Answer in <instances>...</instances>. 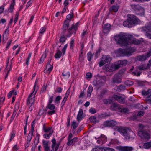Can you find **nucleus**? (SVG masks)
<instances>
[{"mask_svg": "<svg viewBox=\"0 0 151 151\" xmlns=\"http://www.w3.org/2000/svg\"><path fill=\"white\" fill-rule=\"evenodd\" d=\"M111 67L112 68V70H115L117 69H118L121 67L118 63V62H117V63L115 64L114 65H113Z\"/></svg>", "mask_w": 151, "mask_h": 151, "instance_id": "28", "label": "nucleus"}, {"mask_svg": "<svg viewBox=\"0 0 151 151\" xmlns=\"http://www.w3.org/2000/svg\"><path fill=\"white\" fill-rule=\"evenodd\" d=\"M52 145H53V146H55V145H56V141L55 139H53L52 140Z\"/></svg>", "mask_w": 151, "mask_h": 151, "instance_id": "63", "label": "nucleus"}, {"mask_svg": "<svg viewBox=\"0 0 151 151\" xmlns=\"http://www.w3.org/2000/svg\"><path fill=\"white\" fill-rule=\"evenodd\" d=\"M150 67L149 64L147 63L146 65H143L136 67V70L135 72H134L133 73L134 75L137 76H139L141 73L140 71H138V70H143L144 69L149 68Z\"/></svg>", "mask_w": 151, "mask_h": 151, "instance_id": "4", "label": "nucleus"}, {"mask_svg": "<svg viewBox=\"0 0 151 151\" xmlns=\"http://www.w3.org/2000/svg\"><path fill=\"white\" fill-rule=\"evenodd\" d=\"M144 113L145 112L144 111H140L138 112L137 116L139 117L142 116L144 115Z\"/></svg>", "mask_w": 151, "mask_h": 151, "instance_id": "52", "label": "nucleus"}, {"mask_svg": "<svg viewBox=\"0 0 151 151\" xmlns=\"http://www.w3.org/2000/svg\"><path fill=\"white\" fill-rule=\"evenodd\" d=\"M47 87V85H46L45 86V85H43L41 91V92H44L46 90V88Z\"/></svg>", "mask_w": 151, "mask_h": 151, "instance_id": "57", "label": "nucleus"}, {"mask_svg": "<svg viewBox=\"0 0 151 151\" xmlns=\"http://www.w3.org/2000/svg\"><path fill=\"white\" fill-rule=\"evenodd\" d=\"M89 120L91 122L93 123H96L98 122V121H97L96 117L95 116H92L90 117Z\"/></svg>", "mask_w": 151, "mask_h": 151, "instance_id": "38", "label": "nucleus"}, {"mask_svg": "<svg viewBox=\"0 0 151 151\" xmlns=\"http://www.w3.org/2000/svg\"><path fill=\"white\" fill-rule=\"evenodd\" d=\"M32 55V54L30 53L29 54L28 57L26 60V65H28L29 64V61L30 60V58Z\"/></svg>", "mask_w": 151, "mask_h": 151, "instance_id": "49", "label": "nucleus"}, {"mask_svg": "<svg viewBox=\"0 0 151 151\" xmlns=\"http://www.w3.org/2000/svg\"><path fill=\"white\" fill-rule=\"evenodd\" d=\"M142 30L144 32H151V24H150L147 26L142 27Z\"/></svg>", "mask_w": 151, "mask_h": 151, "instance_id": "21", "label": "nucleus"}, {"mask_svg": "<svg viewBox=\"0 0 151 151\" xmlns=\"http://www.w3.org/2000/svg\"><path fill=\"white\" fill-rule=\"evenodd\" d=\"M15 4L13 3H12L9 7L10 12H13L14 9V7Z\"/></svg>", "mask_w": 151, "mask_h": 151, "instance_id": "48", "label": "nucleus"}, {"mask_svg": "<svg viewBox=\"0 0 151 151\" xmlns=\"http://www.w3.org/2000/svg\"><path fill=\"white\" fill-rule=\"evenodd\" d=\"M103 102L105 104H111L112 102V100L110 99H104L103 100Z\"/></svg>", "mask_w": 151, "mask_h": 151, "instance_id": "40", "label": "nucleus"}, {"mask_svg": "<svg viewBox=\"0 0 151 151\" xmlns=\"http://www.w3.org/2000/svg\"><path fill=\"white\" fill-rule=\"evenodd\" d=\"M63 76H67L69 77L70 75V73L67 72H63L62 73Z\"/></svg>", "mask_w": 151, "mask_h": 151, "instance_id": "47", "label": "nucleus"}, {"mask_svg": "<svg viewBox=\"0 0 151 151\" xmlns=\"http://www.w3.org/2000/svg\"><path fill=\"white\" fill-rule=\"evenodd\" d=\"M102 59L105 62L108 64L109 63L111 60V58L109 55H107L103 56L102 57Z\"/></svg>", "mask_w": 151, "mask_h": 151, "instance_id": "18", "label": "nucleus"}, {"mask_svg": "<svg viewBox=\"0 0 151 151\" xmlns=\"http://www.w3.org/2000/svg\"><path fill=\"white\" fill-rule=\"evenodd\" d=\"M93 90V87L91 86V85H90L89 86V87L88 89L87 92V97H90L91 93L92 91Z\"/></svg>", "mask_w": 151, "mask_h": 151, "instance_id": "25", "label": "nucleus"}, {"mask_svg": "<svg viewBox=\"0 0 151 151\" xmlns=\"http://www.w3.org/2000/svg\"><path fill=\"white\" fill-rule=\"evenodd\" d=\"M78 23H76L75 25L73 24L72 27L68 29L69 32V35H68L67 36L69 37L70 35L72 34V31H73L74 32V34H76V32L77 28L78 26Z\"/></svg>", "mask_w": 151, "mask_h": 151, "instance_id": "12", "label": "nucleus"}, {"mask_svg": "<svg viewBox=\"0 0 151 151\" xmlns=\"http://www.w3.org/2000/svg\"><path fill=\"white\" fill-rule=\"evenodd\" d=\"M32 2H31V0H30L27 4L26 6V8H28L31 5Z\"/></svg>", "mask_w": 151, "mask_h": 151, "instance_id": "62", "label": "nucleus"}, {"mask_svg": "<svg viewBox=\"0 0 151 151\" xmlns=\"http://www.w3.org/2000/svg\"><path fill=\"white\" fill-rule=\"evenodd\" d=\"M73 17V13H72V14H70L68 15L66 17L67 20H69L68 22H70L71 19Z\"/></svg>", "mask_w": 151, "mask_h": 151, "instance_id": "42", "label": "nucleus"}, {"mask_svg": "<svg viewBox=\"0 0 151 151\" xmlns=\"http://www.w3.org/2000/svg\"><path fill=\"white\" fill-rule=\"evenodd\" d=\"M92 74L90 73H88L86 74V78H90L92 77Z\"/></svg>", "mask_w": 151, "mask_h": 151, "instance_id": "53", "label": "nucleus"}, {"mask_svg": "<svg viewBox=\"0 0 151 151\" xmlns=\"http://www.w3.org/2000/svg\"><path fill=\"white\" fill-rule=\"evenodd\" d=\"M48 108L51 110H53L55 108V106L52 104H48L47 105Z\"/></svg>", "mask_w": 151, "mask_h": 151, "instance_id": "45", "label": "nucleus"}, {"mask_svg": "<svg viewBox=\"0 0 151 151\" xmlns=\"http://www.w3.org/2000/svg\"><path fill=\"white\" fill-rule=\"evenodd\" d=\"M150 90H151L150 89H149L147 91L143 90L142 91V94L145 96H146L147 95H149L150 93H151Z\"/></svg>", "mask_w": 151, "mask_h": 151, "instance_id": "35", "label": "nucleus"}, {"mask_svg": "<svg viewBox=\"0 0 151 151\" xmlns=\"http://www.w3.org/2000/svg\"><path fill=\"white\" fill-rule=\"evenodd\" d=\"M46 29V28L45 27H43L42 28L40 31V33L41 34H43V32L45 31Z\"/></svg>", "mask_w": 151, "mask_h": 151, "instance_id": "55", "label": "nucleus"}, {"mask_svg": "<svg viewBox=\"0 0 151 151\" xmlns=\"http://www.w3.org/2000/svg\"><path fill=\"white\" fill-rule=\"evenodd\" d=\"M53 68V65H49L48 64H47L46 69L44 70V72L45 73H48L49 74L50 71L52 70Z\"/></svg>", "mask_w": 151, "mask_h": 151, "instance_id": "16", "label": "nucleus"}, {"mask_svg": "<svg viewBox=\"0 0 151 151\" xmlns=\"http://www.w3.org/2000/svg\"><path fill=\"white\" fill-rule=\"evenodd\" d=\"M59 145L60 143H58L56 144V145H55V146H54L55 151H57L58 149L59 148Z\"/></svg>", "mask_w": 151, "mask_h": 151, "instance_id": "56", "label": "nucleus"}, {"mask_svg": "<svg viewBox=\"0 0 151 151\" xmlns=\"http://www.w3.org/2000/svg\"><path fill=\"white\" fill-rule=\"evenodd\" d=\"M103 151H115V150L113 149L110 148H107L106 149L103 148Z\"/></svg>", "mask_w": 151, "mask_h": 151, "instance_id": "50", "label": "nucleus"}, {"mask_svg": "<svg viewBox=\"0 0 151 151\" xmlns=\"http://www.w3.org/2000/svg\"><path fill=\"white\" fill-rule=\"evenodd\" d=\"M119 6L117 5L113 6L109 8V11H113L114 12H116L118 10Z\"/></svg>", "mask_w": 151, "mask_h": 151, "instance_id": "26", "label": "nucleus"}, {"mask_svg": "<svg viewBox=\"0 0 151 151\" xmlns=\"http://www.w3.org/2000/svg\"><path fill=\"white\" fill-rule=\"evenodd\" d=\"M9 27H8V28L5 30L4 33L3 34V41H4L6 39V38L7 37V34H8V32L9 31Z\"/></svg>", "mask_w": 151, "mask_h": 151, "instance_id": "31", "label": "nucleus"}, {"mask_svg": "<svg viewBox=\"0 0 151 151\" xmlns=\"http://www.w3.org/2000/svg\"><path fill=\"white\" fill-rule=\"evenodd\" d=\"M119 111L122 113H126L128 112L129 110L127 108L120 107Z\"/></svg>", "mask_w": 151, "mask_h": 151, "instance_id": "30", "label": "nucleus"}, {"mask_svg": "<svg viewBox=\"0 0 151 151\" xmlns=\"http://www.w3.org/2000/svg\"><path fill=\"white\" fill-rule=\"evenodd\" d=\"M118 53L121 55V56H126V54L125 53V49H122L121 48L119 49L118 51Z\"/></svg>", "mask_w": 151, "mask_h": 151, "instance_id": "24", "label": "nucleus"}, {"mask_svg": "<svg viewBox=\"0 0 151 151\" xmlns=\"http://www.w3.org/2000/svg\"><path fill=\"white\" fill-rule=\"evenodd\" d=\"M118 62L119 64L121 67L125 65L127 63V60H119Z\"/></svg>", "mask_w": 151, "mask_h": 151, "instance_id": "27", "label": "nucleus"}, {"mask_svg": "<svg viewBox=\"0 0 151 151\" xmlns=\"http://www.w3.org/2000/svg\"><path fill=\"white\" fill-rule=\"evenodd\" d=\"M107 92V91L106 90H103L101 92L99 96L100 99H101L103 96Z\"/></svg>", "mask_w": 151, "mask_h": 151, "instance_id": "36", "label": "nucleus"}, {"mask_svg": "<svg viewBox=\"0 0 151 151\" xmlns=\"http://www.w3.org/2000/svg\"><path fill=\"white\" fill-rule=\"evenodd\" d=\"M146 102L148 104H151V99H146Z\"/></svg>", "mask_w": 151, "mask_h": 151, "instance_id": "64", "label": "nucleus"}, {"mask_svg": "<svg viewBox=\"0 0 151 151\" xmlns=\"http://www.w3.org/2000/svg\"><path fill=\"white\" fill-rule=\"evenodd\" d=\"M105 63L104 61L103 60H101L99 63V65L101 67L103 65L105 64Z\"/></svg>", "mask_w": 151, "mask_h": 151, "instance_id": "59", "label": "nucleus"}, {"mask_svg": "<svg viewBox=\"0 0 151 151\" xmlns=\"http://www.w3.org/2000/svg\"><path fill=\"white\" fill-rule=\"evenodd\" d=\"M33 136V134L32 133H31L30 132L29 134L27 137V142L29 143L30 141H31L32 136Z\"/></svg>", "mask_w": 151, "mask_h": 151, "instance_id": "37", "label": "nucleus"}, {"mask_svg": "<svg viewBox=\"0 0 151 151\" xmlns=\"http://www.w3.org/2000/svg\"><path fill=\"white\" fill-rule=\"evenodd\" d=\"M53 130H52L51 131H50L49 134H44L43 136L44 138L46 139H48L49 137H50V136L52 135V133H53Z\"/></svg>", "mask_w": 151, "mask_h": 151, "instance_id": "33", "label": "nucleus"}, {"mask_svg": "<svg viewBox=\"0 0 151 151\" xmlns=\"http://www.w3.org/2000/svg\"><path fill=\"white\" fill-rule=\"evenodd\" d=\"M119 104L116 103H112L111 106V109L113 110L119 111Z\"/></svg>", "mask_w": 151, "mask_h": 151, "instance_id": "17", "label": "nucleus"}, {"mask_svg": "<svg viewBox=\"0 0 151 151\" xmlns=\"http://www.w3.org/2000/svg\"><path fill=\"white\" fill-rule=\"evenodd\" d=\"M131 7L134 10L137 14L139 15H144V9L139 5H131Z\"/></svg>", "mask_w": 151, "mask_h": 151, "instance_id": "3", "label": "nucleus"}, {"mask_svg": "<svg viewBox=\"0 0 151 151\" xmlns=\"http://www.w3.org/2000/svg\"><path fill=\"white\" fill-rule=\"evenodd\" d=\"M111 25L110 24H105L104 27L103 33H107L110 30Z\"/></svg>", "mask_w": 151, "mask_h": 151, "instance_id": "20", "label": "nucleus"}, {"mask_svg": "<svg viewBox=\"0 0 151 151\" xmlns=\"http://www.w3.org/2000/svg\"><path fill=\"white\" fill-rule=\"evenodd\" d=\"M103 148L101 147H98L94 148L93 149L92 151H103Z\"/></svg>", "mask_w": 151, "mask_h": 151, "instance_id": "43", "label": "nucleus"}, {"mask_svg": "<svg viewBox=\"0 0 151 151\" xmlns=\"http://www.w3.org/2000/svg\"><path fill=\"white\" fill-rule=\"evenodd\" d=\"M112 82L114 83H119L122 81V79L118 74L115 75L112 78Z\"/></svg>", "mask_w": 151, "mask_h": 151, "instance_id": "10", "label": "nucleus"}, {"mask_svg": "<svg viewBox=\"0 0 151 151\" xmlns=\"http://www.w3.org/2000/svg\"><path fill=\"white\" fill-rule=\"evenodd\" d=\"M62 54V52L60 50H58L56 53L55 57L56 58H60Z\"/></svg>", "mask_w": 151, "mask_h": 151, "instance_id": "41", "label": "nucleus"}, {"mask_svg": "<svg viewBox=\"0 0 151 151\" xmlns=\"http://www.w3.org/2000/svg\"><path fill=\"white\" fill-rule=\"evenodd\" d=\"M96 139H98L97 140V143L100 144H102L107 141L106 137L104 135H101V137H95Z\"/></svg>", "mask_w": 151, "mask_h": 151, "instance_id": "8", "label": "nucleus"}, {"mask_svg": "<svg viewBox=\"0 0 151 151\" xmlns=\"http://www.w3.org/2000/svg\"><path fill=\"white\" fill-rule=\"evenodd\" d=\"M126 56H130L136 50L135 49L131 47H129L125 48Z\"/></svg>", "mask_w": 151, "mask_h": 151, "instance_id": "9", "label": "nucleus"}, {"mask_svg": "<svg viewBox=\"0 0 151 151\" xmlns=\"http://www.w3.org/2000/svg\"><path fill=\"white\" fill-rule=\"evenodd\" d=\"M66 39V38L65 36H62L61 37L60 39V41L61 42L63 43L65 41Z\"/></svg>", "mask_w": 151, "mask_h": 151, "instance_id": "46", "label": "nucleus"}, {"mask_svg": "<svg viewBox=\"0 0 151 151\" xmlns=\"http://www.w3.org/2000/svg\"><path fill=\"white\" fill-rule=\"evenodd\" d=\"M37 89L35 91V93L33 94V92H32L31 93L29 96L28 98L27 101V104L29 105L30 106L33 103L34 101V98L36 93L37 92V89L38 88V86H37Z\"/></svg>", "mask_w": 151, "mask_h": 151, "instance_id": "7", "label": "nucleus"}, {"mask_svg": "<svg viewBox=\"0 0 151 151\" xmlns=\"http://www.w3.org/2000/svg\"><path fill=\"white\" fill-rule=\"evenodd\" d=\"M138 134L142 139L148 140L150 138L149 134L145 130H141L138 132Z\"/></svg>", "mask_w": 151, "mask_h": 151, "instance_id": "5", "label": "nucleus"}, {"mask_svg": "<svg viewBox=\"0 0 151 151\" xmlns=\"http://www.w3.org/2000/svg\"><path fill=\"white\" fill-rule=\"evenodd\" d=\"M148 32H146L145 35L149 39H151V34Z\"/></svg>", "mask_w": 151, "mask_h": 151, "instance_id": "58", "label": "nucleus"}, {"mask_svg": "<svg viewBox=\"0 0 151 151\" xmlns=\"http://www.w3.org/2000/svg\"><path fill=\"white\" fill-rule=\"evenodd\" d=\"M124 83L127 86H130L133 84V82L131 81L127 80Z\"/></svg>", "mask_w": 151, "mask_h": 151, "instance_id": "39", "label": "nucleus"}, {"mask_svg": "<svg viewBox=\"0 0 151 151\" xmlns=\"http://www.w3.org/2000/svg\"><path fill=\"white\" fill-rule=\"evenodd\" d=\"M77 139V137H74L72 139L68 140L67 144L68 145H71L73 142H75Z\"/></svg>", "mask_w": 151, "mask_h": 151, "instance_id": "34", "label": "nucleus"}, {"mask_svg": "<svg viewBox=\"0 0 151 151\" xmlns=\"http://www.w3.org/2000/svg\"><path fill=\"white\" fill-rule=\"evenodd\" d=\"M69 24V22L66 20L64 22V24L63 26V29L64 30H66L68 27Z\"/></svg>", "mask_w": 151, "mask_h": 151, "instance_id": "29", "label": "nucleus"}, {"mask_svg": "<svg viewBox=\"0 0 151 151\" xmlns=\"http://www.w3.org/2000/svg\"><path fill=\"white\" fill-rule=\"evenodd\" d=\"M52 128V127H49L48 128H46L45 129V131H44V132H47L49 131L50 132V131L52 130H51Z\"/></svg>", "mask_w": 151, "mask_h": 151, "instance_id": "61", "label": "nucleus"}, {"mask_svg": "<svg viewBox=\"0 0 151 151\" xmlns=\"http://www.w3.org/2000/svg\"><path fill=\"white\" fill-rule=\"evenodd\" d=\"M92 56L93 55H92L91 52H88L87 54V58L89 61H91Z\"/></svg>", "mask_w": 151, "mask_h": 151, "instance_id": "44", "label": "nucleus"}, {"mask_svg": "<svg viewBox=\"0 0 151 151\" xmlns=\"http://www.w3.org/2000/svg\"><path fill=\"white\" fill-rule=\"evenodd\" d=\"M74 40H72L70 42V48H73V47L74 46Z\"/></svg>", "mask_w": 151, "mask_h": 151, "instance_id": "60", "label": "nucleus"}, {"mask_svg": "<svg viewBox=\"0 0 151 151\" xmlns=\"http://www.w3.org/2000/svg\"><path fill=\"white\" fill-rule=\"evenodd\" d=\"M133 148L132 147L120 146L119 147V150L120 151H132Z\"/></svg>", "mask_w": 151, "mask_h": 151, "instance_id": "14", "label": "nucleus"}, {"mask_svg": "<svg viewBox=\"0 0 151 151\" xmlns=\"http://www.w3.org/2000/svg\"><path fill=\"white\" fill-rule=\"evenodd\" d=\"M83 113V111L82 109H80L78 112L77 118L78 121H79L82 118V115Z\"/></svg>", "mask_w": 151, "mask_h": 151, "instance_id": "23", "label": "nucleus"}, {"mask_svg": "<svg viewBox=\"0 0 151 151\" xmlns=\"http://www.w3.org/2000/svg\"><path fill=\"white\" fill-rule=\"evenodd\" d=\"M89 112L92 113V114H94L96 113V111L95 109L93 108H91L89 110Z\"/></svg>", "mask_w": 151, "mask_h": 151, "instance_id": "51", "label": "nucleus"}, {"mask_svg": "<svg viewBox=\"0 0 151 151\" xmlns=\"http://www.w3.org/2000/svg\"><path fill=\"white\" fill-rule=\"evenodd\" d=\"M127 17L128 20L130 21L132 25L138 24L140 22V20L133 15L129 14Z\"/></svg>", "mask_w": 151, "mask_h": 151, "instance_id": "6", "label": "nucleus"}, {"mask_svg": "<svg viewBox=\"0 0 151 151\" xmlns=\"http://www.w3.org/2000/svg\"><path fill=\"white\" fill-rule=\"evenodd\" d=\"M143 146L144 148L146 149L151 148V142L144 143Z\"/></svg>", "mask_w": 151, "mask_h": 151, "instance_id": "32", "label": "nucleus"}, {"mask_svg": "<svg viewBox=\"0 0 151 151\" xmlns=\"http://www.w3.org/2000/svg\"><path fill=\"white\" fill-rule=\"evenodd\" d=\"M150 56L147 52L143 55L138 56L137 57V60L139 61H143L146 60Z\"/></svg>", "mask_w": 151, "mask_h": 151, "instance_id": "13", "label": "nucleus"}, {"mask_svg": "<svg viewBox=\"0 0 151 151\" xmlns=\"http://www.w3.org/2000/svg\"><path fill=\"white\" fill-rule=\"evenodd\" d=\"M132 24L129 20L127 19V21H125L123 22V25L126 27H132Z\"/></svg>", "mask_w": 151, "mask_h": 151, "instance_id": "22", "label": "nucleus"}, {"mask_svg": "<svg viewBox=\"0 0 151 151\" xmlns=\"http://www.w3.org/2000/svg\"><path fill=\"white\" fill-rule=\"evenodd\" d=\"M114 38L118 44L121 46H126L129 44H133L137 45L140 44L141 41L134 38L133 37L125 33L120 34L117 36H115Z\"/></svg>", "mask_w": 151, "mask_h": 151, "instance_id": "1", "label": "nucleus"}, {"mask_svg": "<svg viewBox=\"0 0 151 151\" xmlns=\"http://www.w3.org/2000/svg\"><path fill=\"white\" fill-rule=\"evenodd\" d=\"M117 124L116 122L115 121L111 120V121H106L104 125L105 126H111L116 125Z\"/></svg>", "mask_w": 151, "mask_h": 151, "instance_id": "15", "label": "nucleus"}, {"mask_svg": "<svg viewBox=\"0 0 151 151\" xmlns=\"http://www.w3.org/2000/svg\"><path fill=\"white\" fill-rule=\"evenodd\" d=\"M113 97L114 99L119 103H123L125 102L124 99L121 96L120 94L114 95Z\"/></svg>", "mask_w": 151, "mask_h": 151, "instance_id": "11", "label": "nucleus"}, {"mask_svg": "<svg viewBox=\"0 0 151 151\" xmlns=\"http://www.w3.org/2000/svg\"><path fill=\"white\" fill-rule=\"evenodd\" d=\"M117 129L119 132L122 133L123 135L125 137V139H129L130 138L129 132H130L131 130L129 128L125 127H117Z\"/></svg>", "mask_w": 151, "mask_h": 151, "instance_id": "2", "label": "nucleus"}, {"mask_svg": "<svg viewBox=\"0 0 151 151\" xmlns=\"http://www.w3.org/2000/svg\"><path fill=\"white\" fill-rule=\"evenodd\" d=\"M72 126L73 127V128L74 129H75L77 128L78 125L76 124V122H75L74 121H73V122Z\"/></svg>", "mask_w": 151, "mask_h": 151, "instance_id": "54", "label": "nucleus"}, {"mask_svg": "<svg viewBox=\"0 0 151 151\" xmlns=\"http://www.w3.org/2000/svg\"><path fill=\"white\" fill-rule=\"evenodd\" d=\"M48 142L45 140L43 141V145L45 151H50V149L48 145Z\"/></svg>", "mask_w": 151, "mask_h": 151, "instance_id": "19", "label": "nucleus"}]
</instances>
